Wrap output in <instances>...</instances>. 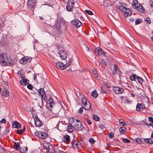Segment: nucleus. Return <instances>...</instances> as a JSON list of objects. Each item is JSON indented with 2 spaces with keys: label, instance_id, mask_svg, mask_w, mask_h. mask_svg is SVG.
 <instances>
[{
  "label": "nucleus",
  "instance_id": "nucleus-59",
  "mask_svg": "<svg viewBox=\"0 0 153 153\" xmlns=\"http://www.w3.org/2000/svg\"><path fill=\"white\" fill-rule=\"evenodd\" d=\"M53 61L55 62V63L56 64V65H57V64H58V63L59 62H58V61H57V60L55 59H54Z\"/></svg>",
  "mask_w": 153,
  "mask_h": 153
},
{
  "label": "nucleus",
  "instance_id": "nucleus-31",
  "mask_svg": "<svg viewBox=\"0 0 153 153\" xmlns=\"http://www.w3.org/2000/svg\"><path fill=\"white\" fill-rule=\"evenodd\" d=\"M137 76L135 74H133L130 77V79L132 81H135L136 79H137Z\"/></svg>",
  "mask_w": 153,
  "mask_h": 153
},
{
  "label": "nucleus",
  "instance_id": "nucleus-24",
  "mask_svg": "<svg viewBox=\"0 0 153 153\" xmlns=\"http://www.w3.org/2000/svg\"><path fill=\"white\" fill-rule=\"evenodd\" d=\"M27 149L28 148L27 147H21L20 148V152L22 153L27 152Z\"/></svg>",
  "mask_w": 153,
  "mask_h": 153
},
{
  "label": "nucleus",
  "instance_id": "nucleus-50",
  "mask_svg": "<svg viewBox=\"0 0 153 153\" xmlns=\"http://www.w3.org/2000/svg\"><path fill=\"white\" fill-rule=\"evenodd\" d=\"M144 20L145 21H146L147 22L149 23V24H150L151 23V20L149 18H145Z\"/></svg>",
  "mask_w": 153,
  "mask_h": 153
},
{
  "label": "nucleus",
  "instance_id": "nucleus-5",
  "mask_svg": "<svg viewBox=\"0 0 153 153\" xmlns=\"http://www.w3.org/2000/svg\"><path fill=\"white\" fill-rule=\"evenodd\" d=\"M58 50L59 51V54L62 59H65L67 58V55L66 52L62 48H59Z\"/></svg>",
  "mask_w": 153,
  "mask_h": 153
},
{
  "label": "nucleus",
  "instance_id": "nucleus-9",
  "mask_svg": "<svg viewBox=\"0 0 153 153\" xmlns=\"http://www.w3.org/2000/svg\"><path fill=\"white\" fill-rule=\"evenodd\" d=\"M71 24L78 28L81 25L82 23L78 20H74L71 22Z\"/></svg>",
  "mask_w": 153,
  "mask_h": 153
},
{
  "label": "nucleus",
  "instance_id": "nucleus-1",
  "mask_svg": "<svg viewBox=\"0 0 153 153\" xmlns=\"http://www.w3.org/2000/svg\"><path fill=\"white\" fill-rule=\"evenodd\" d=\"M12 63V61L8 57L6 54L0 53V63L3 66H11Z\"/></svg>",
  "mask_w": 153,
  "mask_h": 153
},
{
  "label": "nucleus",
  "instance_id": "nucleus-30",
  "mask_svg": "<svg viewBox=\"0 0 153 153\" xmlns=\"http://www.w3.org/2000/svg\"><path fill=\"white\" fill-rule=\"evenodd\" d=\"M137 9L139 11L142 13L144 12L145 11V9H144L143 7L142 6V5H141L140 4L138 8Z\"/></svg>",
  "mask_w": 153,
  "mask_h": 153
},
{
  "label": "nucleus",
  "instance_id": "nucleus-3",
  "mask_svg": "<svg viewBox=\"0 0 153 153\" xmlns=\"http://www.w3.org/2000/svg\"><path fill=\"white\" fill-rule=\"evenodd\" d=\"M71 119H73V121L75 120L76 122V123L75 124V125L74 127L75 129L78 131H80L83 128L84 126L81 123L79 120L75 118H72Z\"/></svg>",
  "mask_w": 153,
  "mask_h": 153
},
{
  "label": "nucleus",
  "instance_id": "nucleus-64",
  "mask_svg": "<svg viewBox=\"0 0 153 153\" xmlns=\"http://www.w3.org/2000/svg\"><path fill=\"white\" fill-rule=\"evenodd\" d=\"M129 93L130 95H131V96L132 97H135V95L134 94L132 93L131 92H129Z\"/></svg>",
  "mask_w": 153,
  "mask_h": 153
},
{
  "label": "nucleus",
  "instance_id": "nucleus-14",
  "mask_svg": "<svg viewBox=\"0 0 153 153\" xmlns=\"http://www.w3.org/2000/svg\"><path fill=\"white\" fill-rule=\"evenodd\" d=\"M56 66L57 68L60 69H63L66 68L65 65L62 63L59 62Z\"/></svg>",
  "mask_w": 153,
  "mask_h": 153
},
{
  "label": "nucleus",
  "instance_id": "nucleus-19",
  "mask_svg": "<svg viewBox=\"0 0 153 153\" xmlns=\"http://www.w3.org/2000/svg\"><path fill=\"white\" fill-rule=\"evenodd\" d=\"M47 136L48 134L44 132H40L38 133L39 137L42 139H45Z\"/></svg>",
  "mask_w": 153,
  "mask_h": 153
},
{
  "label": "nucleus",
  "instance_id": "nucleus-58",
  "mask_svg": "<svg viewBox=\"0 0 153 153\" xmlns=\"http://www.w3.org/2000/svg\"><path fill=\"white\" fill-rule=\"evenodd\" d=\"M149 143L150 144L153 143V140L151 138H149Z\"/></svg>",
  "mask_w": 153,
  "mask_h": 153
},
{
  "label": "nucleus",
  "instance_id": "nucleus-47",
  "mask_svg": "<svg viewBox=\"0 0 153 153\" xmlns=\"http://www.w3.org/2000/svg\"><path fill=\"white\" fill-rule=\"evenodd\" d=\"M123 141L125 143H129L131 141L130 140H128V139L127 138H125L123 139Z\"/></svg>",
  "mask_w": 153,
  "mask_h": 153
},
{
  "label": "nucleus",
  "instance_id": "nucleus-41",
  "mask_svg": "<svg viewBox=\"0 0 153 153\" xmlns=\"http://www.w3.org/2000/svg\"><path fill=\"white\" fill-rule=\"evenodd\" d=\"M81 143L79 142H76L75 144V145L77 148H80L81 146Z\"/></svg>",
  "mask_w": 153,
  "mask_h": 153
},
{
  "label": "nucleus",
  "instance_id": "nucleus-6",
  "mask_svg": "<svg viewBox=\"0 0 153 153\" xmlns=\"http://www.w3.org/2000/svg\"><path fill=\"white\" fill-rule=\"evenodd\" d=\"M74 3L72 0H68V2L67 4L66 9L67 10L70 11L73 8Z\"/></svg>",
  "mask_w": 153,
  "mask_h": 153
},
{
  "label": "nucleus",
  "instance_id": "nucleus-33",
  "mask_svg": "<svg viewBox=\"0 0 153 153\" xmlns=\"http://www.w3.org/2000/svg\"><path fill=\"white\" fill-rule=\"evenodd\" d=\"M137 79L140 84H142L143 82V80L142 78L138 76H137Z\"/></svg>",
  "mask_w": 153,
  "mask_h": 153
},
{
  "label": "nucleus",
  "instance_id": "nucleus-4",
  "mask_svg": "<svg viewBox=\"0 0 153 153\" xmlns=\"http://www.w3.org/2000/svg\"><path fill=\"white\" fill-rule=\"evenodd\" d=\"M38 91L39 95H40L42 100L46 101L47 100L46 98V94L44 89L40 88L38 90Z\"/></svg>",
  "mask_w": 153,
  "mask_h": 153
},
{
  "label": "nucleus",
  "instance_id": "nucleus-26",
  "mask_svg": "<svg viewBox=\"0 0 153 153\" xmlns=\"http://www.w3.org/2000/svg\"><path fill=\"white\" fill-rule=\"evenodd\" d=\"M9 93L8 90L5 89L3 91V95L4 97H8L9 95Z\"/></svg>",
  "mask_w": 153,
  "mask_h": 153
},
{
  "label": "nucleus",
  "instance_id": "nucleus-49",
  "mask_svg": "<svg viewBox=\"0 0 153 153\" xmlns=\"http://www.w3.org/2000/svg\"><path fill=\"white\" fill-rule=\"evenodd\" d=\"M108 136L111 138H112L114 136V134L112 132H111L108 134Z\"/></svg>",
  "mask_w": 153,
  "mask_h": 153
},
{
  "label": "nucleus",
  "instance_id": "nucleus-12",
  "mask_svg": "<svg viewBox=\"0 0 153 153\" xmlns=\"http://www.w3.org/2000/svg\"><path fill=\"white\" fill-rule=\"evenodd\" d=\"M145 108V105L143 103H138L136 106V110L139 111L143 110Z\"/></svg>",
  "mask_w": 153,
  "mask_h": 153
},
{
  "label": "nucleus",
  "instance_id": "nucleus-36",
  "mask_svg": "<svg viewBox=\"0 0 153 153\" xmlns=\"http://www.w3.org/2000/svg\"><path fill=\"white\" fill-rule=\"evenodd\" d=\"M103 84L105 86L108 88H110L111 87V85L109 82H104Z\"/></svg>",
  "mask_w": 153,
  "mask_h": 153
},
{
  "label": "nucleus",
  "instance_id": "nucleus-7",
  "mask_svg": "<svg viewBox=\"0 0 153 153\" xmlns=\"http://www.w3.org/2000/svg\"><path fill=\"white\" fill-rule=\"evenodd\" d=\"M35 124L36 127H39L42 125L41 121L39 119L37 115H35V117L34 118Z\"/></svg>",
  "mask_w": 153,
  "mask_h": 153
},
{
  "label": "nucleus",
  "instance_id": "nucleus-25",
  "mask_svg": "<svg viewBox=\"0 0 153 153\" xmlns=\"http://www.w3.org/2000/svg\"><path fill=\"white\" fill-rule=\"evenodd\" d=\"M131 11L129 10V9L126 8V10H125V14L126 15V17L128 15H131Z\"/></svg>",
  "mask_w": 153,
  "mask_h": 153
},
{
  "label": "nucleus",
  "instance_id": "nucleus-46",
  "mask_svg": "<svg viewBox=\"0 0 153 153\" xmlns=\"http://www.w3.org/2000/svg\"><path fill=\"white\" fill-rule=\"evenodd\" d=\"M95 53L96 55L97 56H100L99 51V48L97 49L94 50Z\"/></svg>",
  "mask_w": 153,
  "mask_h": 153
},
{
  "label": "nucleus",
  "instance_id": "nucleus-13",
  "mask_svg": "<svg viewBox=\"0 0 153 153\" xmlns=\"http://www.w3.org/2000/svg\"><path fill=\"white\" fill-rule=\"evenodd\" d=\"M62 140L65 143L68 144L70 141V137L68 135H65L63 136Z\"/></svg>",
  "mask_w": 153,
  "mask_h": 153
},
{
  "label": "nucleus",
  "instance_id": "nucleus-18",
  "mask_svg": "<svg viewBox=\"0 0 153 153\" xmlns=\"http://www.w3.org/2000/svg\"><path fill=\"white\" fill-rule=\"evenodd\" d=\"M132 4L133 5V7L135 9H138V6L140 5V4L138 2L137 0H134Z\"/></svg>",
  "mask_w": 153,
  "mask_h": 153
},
{
  "label": "nucleus",
  "instance_id": "nucleus-42",
  "mask_svg": "<svg viewBox=\"0 0 153 153\" xmlns=\"http://www.w3.org/2000/svg\"><path fill=\"white\" fill-rule=\"evenodd\" d=\"M71 63V61L70 59H69V60L68 61V62H67L66 64H65V66H66V68L70 66Z\"/></svg>",
  "mask_w": 153,
  "mask_h": 153
},
{
  "label": "nucleus",
  "instance_id": "nucleus-27",
  "mask_svg": "<svg viewBox=\"0 0 153 153\" xmlns=\"http://www.w3.org/2000/svg\"><path fill=\"white\" fill-rule=\"evenodd\" d=\"M84 107H83L84 109L88 111L90 110V109L91 108V105L89 102H88L86 105H84Z\"/></svg>",
  "mask_w": 153,
  "mask_h": 153
},
{
  "label": "nucleus",
  "instance_id": "nucleus-16",
  "mask_svg": "<svg viewBox=\"0 0 153 153\" xmlns=\"http://www.w3.org/2000/svg\"><path fill=\"white\" fill-rule=\"evenodd\" d=\"M35 2L32 0H28L27 4L29 8H33L35 4Z\"/></svg>",
  "mask_w": 153,
  "mask_h": 153
},
{
  "label": "nucleus",
  "instance_id": "nucleus-15",
  "mask_svg": "<svg viewBox=\"0 0 153 153\" xmlns=\"http://www.w3.org/2000/svg\"><path fill=\"white\" fill-rule=\"evenodd\" d=\"M45 149L48 150L50 153H53L54 151V148L52 146H45L44 147Z\"/></svg>",
  "mask_w": 153,
  "mask_h": 153
},
{
  "label": "nucleus",
  "instance_id": "nucleus-63",
  "mask_svg": "<svg viewBox=\"0 0 153 153\" xmlns=\"http://www.w3.org/2000/svg\"><path fill=\"white\" fill-rule=\"evenodd\" d=\"M1 121L2 123H6V120L5 119H2Z\"/></svg>",
  "mask_w": 153,
  "mask_h": 153
},
{
  "label": "nucleus",
  "instance_id": "nucleus-52",
  "mask_svg": "<svg viewBox=\"0 0 153 153\" xmlns=\"http://www.w3.org/2000/svg\"><path fill=\"white\" fill-rule=\"evenodd\" d=\"M84 108V107L82 106L81 107L79 110V113L80 114H81L83 112V108Z\"/></svg>",
  "mask_w": 153,
  "mask_h": 153
},
{
  "label": "nucleus",
  "instance_id": "nucleus-38",
  "mask_svg": "<svg viewBox=\"0 0 153 153\" xmlns=\"http://www.w3.org/2000/svg\"><path fill=\"white\" fill-rule=\"evenodd\" d=\"M99 52L100 55H102L105 56V52L101 49L100 48H99Z\"/></svg>",
  "mask_w": 153,
  "mask_h": 153
},
{
  "label": "nucleus",
  "instance_id": "nucleus-21",
  "mask_svg": "<svg viewBox=\"0 0 153 153\" xmlns=\"http://www.w3.org/2000/svg\"><path fill=\"white\" fill-rule=\"evenodd\" d=\"M119 131L121 134H125L126 133V128L125 127H120L119 129Z\"/></svg>",
  "mask_w": 153,
  "mask_h": 153
},
{
  "label": "nucleus",
  "instance_id": "nucleus-45",
  "mask_svg": "<svg viewBox=\"0 0 153 153\" xmlns=\"http://www.w3.org/2000/svg\"><path fill=\"white\" fill-rule=\"evenodd\" d=\"M108 1L106 0H105V1H104L103 4V5L105 7H107L108 6V4L107 2Z\"/></svg>",
  "mask_w": 153,
  "mask_h": 153
},
{
  "label": "nucleus",
  "instance_id": "nucleus-29",
  "mask_svg": "<svg viewBox=\"0 0 153 153\" xmlns=\"http://www.w3.org/2000/svg\"><path fill=\"white\" fill-rule=\"evenodd\" d=\"M81 100L82 105H86L88 103L87 102V100L84 97L82 98Z\"/></svg>",
  "mask_w": 153,
  "mask_h": 153
},
{
  "label": "nucleus",
  "instance_id": "nucleus-17",
  "mask_svg": "<svg viewBox=\"0 0 153 153\" xmlns=\"http://www.w3.org/2000/svg\"><path fill=\"white\" fill-rule=\"evenodd\" d=\"M12 126L14 128H20L21 124L17 121H15L13 123Z\"/></svg>",
  "mask_w": 153,
  "mask_h": 153
},
{
  "label": "nucleus",
  "instance_id": "nucleus-48",
  "mask_svg": "<svg viewBox=\"0 0 153 153\" xmlns=\"http://www.w3.org/2000/svg\"><path fill=\"white\" fill-rule=\"evenodd\" d=\"M136 142L139 144L142 143V140L140 138H137L136 140Z\"/></svg>",
  "mask_w": 153,
  "mask_h": 153
},
{
  "label": "nucleus",
  "instance_id": "nucleus-28",
  "mask_svg": "<svg viewBox=\"0 0 153 153\" xmlns=\"http://www.w3.org/2000/svg\"><path fill=\"white\" fill-rule=\"evenodd\" d=\"M14 146V149L16 150H19L20 149V146H19V143L18 142H15Z\"/></svg>",
  "mask_w": 153,
  "mask_h": 153
},
{
  "label": "nucleus",
  "instance_id": "nucleus-44",
  "mask_svg": "<svg viewBox=\"0 0 153 153\" xmlns=\"http://www.w3.org/2000/svg\"><path fill=\"white\" fill-rule=\"evenodd\" d=\"M124 102L125 103H130L131 102V101L128 99L125 98L124 100Z\"/></svg>",
  "mask_w": 153,
  "mask_h": 153
},
{
  "label": "nucleus",
  "instance_id": "nucleus-10",
  "mask_svg": "<svg viewBox=\"0 0 153 153\" xmlns=\"http://www.w3.org/2000/svg\"><path fill=\"white\" fill-rule=\"evenodd\" d=\"M112 73L114 74L118 75H120L121 74V71L120 70L118 67L115 64L114 65Z\"/></svg>",
  "mask_w": 153,
  "mask_h": 153
},
{
  "label": "nucleus",
  "instance_id": "nucleus-22",
  "mask_svg": "<svg viewBox=\"0 0 153 153\" xmlns=\"http://www.w3.org/2000/svg\"><path fill=\"white\" fill-rule=\"evenodd\" d=\"M67 128L68 132L71 133L72 132L73 129V127L71 123H70V124L68 126Z\"/></svg>",
  "mask_w": 153,
  "mask_h": 153
},
{
  "label": "nucleus",
  "instance_id": "nucleus-54",
  "mask_svg": "<svg viewBox=\"0 0 153 153\" xmlns=\"http://www.w3.org/2000/svg\"><path fill=\"white\" fill-rule=\"evenodd\" d=\"M149 121L151 122L153 124V117H149L148 118Z\"/></svg>",
  "mask_w": 153,
  "mask_h": 153
},
{
  "label": "nucleus",
  "instance_id": "nucleus-35",
  "mask_svg": "<svg viewBox=\"0 0 153 153\" xmlns=\"http://www.w3.org/2000/svg\"><path fill=\"white\" fill-rule=\"evenodd\" d=\"M93 118L94 120L96 121H99L100 120V118L96 114L94 115L93 116Z\"/></svg>",
  "mask_w": 153,
  "mask_h": 153
},
{
  "label": "nucleus",
  "instance_id": "nucleus-60",
  "mask_svg": "<svg viewBox=\"0 0 153 153\" xmlns=\"http://www.w3.org/2000/svg\"><path fill=\"white\" fill-rule=\"evenodd\" d=\"M101 91L103 93H106V91L102 87L101 88Z\"/></svg>",
  "mask_w": 153,
  "mask_h": 153
},
{
  "label": "nucleus",
  "instance_id": "nucleus-55",
  "mask_svg": "<svg viewBox=\"0 0 153 153\" xmlns=\"http://www.w3.org/2000/svg\"><path fill=\"white\" fill-rule=\"evenodd\" d=\"M92 72L93 74L94 75V76L96 78L97 77L98 75L97 74V72L95 71H93Z\"/></svg>",
  "mask_w": 153,
  "mask_h": 153
},
{
  "label": "nucleus",
  "instance_id": "nucleus-34",
  "mask_svg": "<svg viewBox=\"0 0 153 153\" xmlns=\"http://www.w3.org/2000/svg\"><path fill=\"white\" fill-rule=\"evenodd\" d=\"M126 7H125L123 6L122 5H121L119 7V9L122 11L123 12H125V10L126 9Z\"/></svg>",
  "mask_w": 153,
  "mask_h": 153
},
{
  "label": "nucleus",
  "instance_id": "nucleus-61",
  "mask_svg": "<svg viewBox=\"0 0 153 153\" xmlns=\"http://www.w3.org/2000/svg\"><path fill=\"white\" fill-rule=\"evenodd\" d=\"M145 123V125L147 126H153V125H152V123H148L147 122H146Z\"/></svg>",
  "mask_w": 153,
  "mask_h": 153
},
{
  "label": "nucleus",
  "instance_id": "nucleus-43",
  "mask_svg": "<svg viewBox=\"0 0 153 153\" xmlns=\"http://www.w3.org/2000/svg\"><path fill=\"white\" fill-rule=\"evenodd\" d=\"M85 12L87 14L90 15H92L93 14V13L90 10H85Z\"/></svg>",
  "mask_w": 153,
  "mask_h": 153
},
{
  "label": "nucleus",
  "instance_id": "nucleus-2",
  "mask_svg": "<svg viewBox=\"0 0 153 153\" xmlns=\"http://www.w3.org/2000/svg\"><path fill=\"white\" fill-rule=\"evenodd\" d=\"M54 103L53 102L52 99L51 97L49 98L48 101L47 102L46 106L48 110L52 111L53 113H55L53 105Z\"/></svg>",
  "mask_w": 153,
  "mask_h": 153
},
{
  "label": "nucleus",
  "instance_id": "nucleus-11",
  "mask_svg": "<svg viewBox=\"0 0 153 153\" xmlns=\"http://www.w3.org/2000/svg\"><path fill=\"white\" fill-rule=\"evenodd\" d=\"M113 90L114 92L116 94H121L123 92V89L118 87H114Z\"/></svg>",
  "mask_w": 153,
  "mask_h": 153
},
{
  "label": "nucleus",
  "instance_id": "nucleus-51",
  "mask_svg": "<svg viewBox=\"0 0 153 153\" xmlns=\"http://www.w3.org/2000/svg\"><path fill=\"white\" fill-rule=\"evenodd\" d=\"M85 120L86 121L88 124L89 125H91V123L90 120L87 118H85Z\"/></svg>",
  "mask_w": 153,
  "mask_h": 153
},
{
  "label": "nucleus",
  "instance_id": "nucleus-62",
  "mask_svg": "<svg viewBox=\"0 0 153 153\" xmlns=\"http://www.w3.org/2000/svg\"><path fill=\"white\" fill-rule=\"evenodd\" d=\"M144 141L146 143H149V138L145 139Z\"/></svg>",
  "mask_w": 153,
  "mask_h": 153
},
{
  "label": "nucleus",
  "instance_id": "nucleus-56",
  "mask_svg": "<svg viewBox=\"0 0 153 153\" xmlns=\"http://www.w3.org/2000/svg\"><path fill=\"white\" fill-rule=\"evenodd\" d=\"M19 77L22 79H24L25 78V75L23 74H21L19 75Z\"/></svg>",
  "mask_w": 153,
  "mask_h": 153
},
{
  "label": "nucleus",
  "instance_id": "nucleus-8",
  "mask_svg": "<svg viewBox=\"0 0 153 153\" xmlns=\"http://www.w3.org/2000/svg\"><path fill=\"white\" fill-rule=\"evenodd\" d=\"M32 60V58L30 57L25 56L22 58L20 61L21 64H25L27 62H30Z\"/></svg>",
  "mask_w": 153,
  "mask_h": 153
},
{
  "label": "nucleus",
  "instance_id": "nucleus-40",
  "mask_svg": "<svg viewBox=\"0 0 153 153\" xmlns=\"http://www.w3.org/2000/svg\"><path fill=\"white\" fill-rule=\"evenodd\" d=\"M89 141L91 144H94L95 142V140L92 138H90L89 140Z\"/></svg>",
  "mask_w": 153,
  "mask_h": 153
},
{
  "label": "nucleus",
  "instance_id": "nucleus-32",
  "mask_svg": "<svg viewBox=\"0 0 153 153\" xmlns=\"http://www.w3.org/2000/svg\"><path fill=\"white\" fill-rule=\"evenodd\" d=\"M119 122L120 126H123L126 125V123L124 122V120L122 119L119 120Z\"/></svg>",
  "mask_w": 153,
  "mask_h": 153
},
{
  "label": "nucleus",
  "instance_id": "nucleus-37",
  "mask_svg": "<svg viewBox=\"0 0 153 153\" xmlns=\"http://www.w3.org/2000/svg\"><path fill=\"white\" fill-rule=\"evenodd\" d=\"M142 20L140 19H137L135 20V24L137 25L142 22Z\"/></svg>",
  "mask_w": 153,
  "mask_h": 153
},
{
  "label": "nucleus",
  "instance_id": "nucleus-53",
  "mask_svg": "<svg viewBox=\"0 0 153 153\" xmlns=\"http://www.w3.org/2000/svg\"><path fill=\"white\" fill-rule=\"evenodd\" d=\"M27 87V88L30 90L32 89L33 88V86L30 84H28Z\"/></svg>",
  "mask_w": 153,
  "mask_h": 153
},
{
  "label": "nucleus",
  "instance_id": "nucleus-23",
  "mask_svg": "<svg viewBox=\"0 0 153 153\" xmlns=\"http://www.w3.org/2000/svg\"><path fill=\"white\" fill-rule=\"evenodd\" d=\"M91 96L93 97L94 98H96L98 96V94L97 93L96 90H94L91 93Z\"/></svg>",
  "mask_w": 153,
  "mask_h": 153
},
{
  "label": "nucleus",
  "instance_id": "nucleus-39",
  "mask_svg": "<svg viewBox=\"0 0 153 153\" xmlns=\"http://www.w3.org/2000/svg\"><path fill=\"white\" fill-rule=\"evenodd\" d=\"M101 63H102L104 65H105V66H106L107 65V63L105 62V59H102L101 61H100L99 62V65L101 64Z\"/></svg>",
  "mask_w": 153,
  "mask_h": 153
},
{
  "label": "nucleus",
  "instance_id": "nucleus-57",
  "mask_svg": "<svg viewBox=\"0 0 153 153\" xmlns=\"http://www.w3.org/2000/svg\"><path fill=\"white\" fill-rule=\"evenodd\" d=\"M18 134H21L24 132L22 129H18L17 131Z\"/></svg>",
  "mask_w": 153,
  "mask_h": 153
},
{
  "label": "nucleus",
  "instance_id": "nucleus-20",
  "mask_svg": "<svg viewBox=\"0 0 153 153\" xmlns=\"http://www.w3.org/2000/svg\"><path fill=\"white\" fill-rule=\"evenodd\" d=\"M29 83V80L25 78L24 79H22L20 81L21 84L23 85H26Z\"/></svg>",
  "mask_w": 153,
  "mask_h": 153
}]
</instances>
